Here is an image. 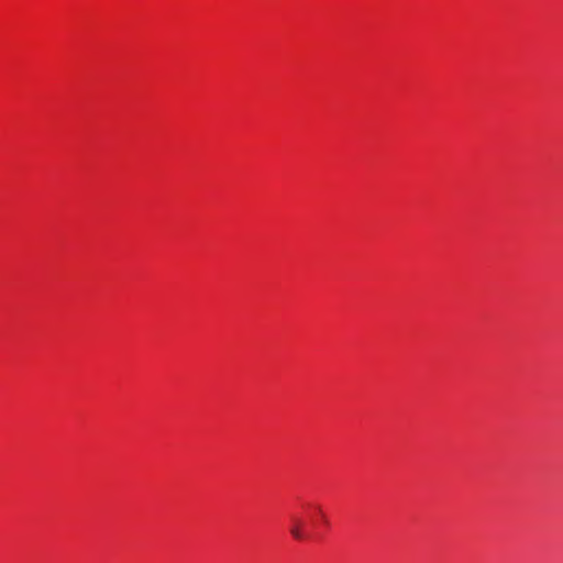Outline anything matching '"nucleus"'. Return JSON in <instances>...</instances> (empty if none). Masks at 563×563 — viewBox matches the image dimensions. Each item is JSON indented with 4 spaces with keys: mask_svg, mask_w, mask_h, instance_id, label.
<instances>
[{
    "mask_svg": "<svg viewBox=\"0 0 563 563\" xmlns=\"http://www.w3.org/2000/svg\"><path fill=\"white\" fill-rule=\"evenodd\" d=\"M289 531L292 538L296 540L300 541L307 538V534L303 531V521L300 518H291V526Z\"/></svg>",
    "mask_w": 563,
    "mask_h": 563,
    "instance_id": "nucleus-1",
    "label": "nucleus"
}]
</instances>
